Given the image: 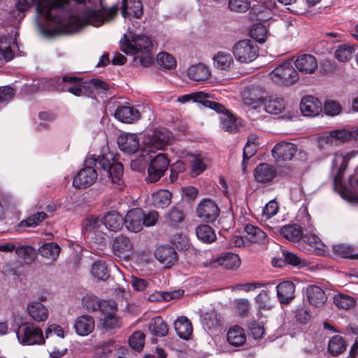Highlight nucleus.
<instances>
[{"mask_svg":"<svg viewBox=\"0 0 358 358\" xmlns=\"http://www.w3.org/2000/svg\"><path fill=\"white\" fill-rule=\"evenodd\" d=\"M116 303L107 306L106 310L103 313L105 317L101 320L103 327L107 330H112L120 327L118 319L115 316Z\"/></svg>","mask_w":358,"mask_h":358,"instance_id":"obj_34","label":"nucleus"},{"mask_svg":"<svg viewBox=\"0 0 358 358\" xmlns=\"http://www.w3.org/2000/svg\"><path fill=\"white\" fill-rule=\"evenodd\" d=\"M217 261L220 265L227 269H235L240 265L238 255L229 252L222 253Z\"/></svg>","mask_w":358,"mask_h":358,"instance_id":"obj_37","label":"nucleus"},{"mask_svg":"<svg viewBox=\"0 0 358 358\" xmlns=\"http://www.w3.org/2000/svg\"><path fill=\"white\" fill-rule=\"evenodd\" d=\"M101 222L109 231L117 232L124 224V218L116 210L106 212L102 217Z\"/></svg>","mask_w":358,"mask_h":358,"instance_id":"obj_22","label":"nucleus"},{"mask_svg":"<svg viewBox=\"0 0 358 358\" xmlns=\"http://www.w3.org/2000/svg\"><path fill=\"white\" fill-rule=\"evenodd\" d=\"M229 343L235 347L243 345L246 341V336L243 329L239 326L230 327L227 334Z\"/></svg>","mask_w":358,"mask_h":358,"instance_id":"obj_32","label":"nucleus"},{"mask_svg":"<svg viewBox=\"0 0 358 358\" xmlns=\"http://www.w3.org/2000/svg\"><path fill=\"white\" fill-rule=\"evenodd\" d=\"M175 330L178 336L184 339L188 340L192 334V325L186 317H179L174 322Z\"/></svg>","mask_w":358,"mask_h":358,"instance_id":"obj_30","label":"nucleus"},{"mask_svg":"<svg viewBox=\"0 0 358 358\" xmlns=\"http://www.w3.org/2000/svg\"><path fill=\"white\" fill-rule=\"evenodd\" d=\"M249 334L255 339L262 338L264 334V329L262 324L256 322L252 321L248 324Z\"/></svg>","mask_w":358,"mask_h":358,"instance_id":"obj_62","label":"nucleus"},{"mask_svg":"<svg viewBox=\"0 0 358 358\" xmlns=\"http://www.w3.org/2000/svg\"><path fill=\"white\" fill-rule=\"evenodd\" d=\"M47 217V215L44 212H38L34 213L27 218L22 220L19 226L21 227H33L39 224Z\"/></svg>","mask_w":358,"mask_h":358,"instance_id":"obj_55","label":"nucleus"},{"mask_svg":"<svg viewBox=\"0 0 358 358\" xmlns=\"http://www.w3.org/2000/svg\"><path fill=\"white\" fill-rule=\"evenodd\" d=\"M145 334L140 331H135L129 338V344L131 349L140 352L144 347Z\"/></svg>","mask_w":358,"mask_h":358,"instance_id":"obj_57","label":"nucleus"},{"mask_svg":"<svg viewBox=\"0 0 358 358\" xmlns=\"http://www.w3.org/2000/svg\"><path fill=\"white\" fill-rule=\"evenodd\" d=\"M16 336L19 342L23 345H32L45 343L41 329L34 327L32 324L20 326Z\"/></svg>","mask_w":358,"mask_h":358,"instance_id":"obj_6","label":"nucleus"},{"mask_svg":"<svg viewBox=\"0 0 358 358\" xmlns=\"http://www.w3.org/2000/svg\"><path fill=\"white\" fill-rule=\"evenodd\" d=\"M282 257L283 259L277 260L274 262L273 260V265L275 266L281 267L282 264H288L294 266H299L302 264L301 259L296 255L287 251L285 250H281Z\"/></svg>","mask_w":358,"mask_h":358,"instance_id":"obj_46","label":"nucleus"},{"mask_svg":"<svg viewBox=\"0 0 358 358\" xmlns=\"http://www.w3.org/2000/svg\"><path fill=\"white\" fill-rule=\"evenodd\" d=\"M220 117L221 128L231 133H235L237 131L236 117L229 110L223 114Z\"/></svg>","mask_w":358,"mask_h":358,"instance_id":"obj_53","label":"nucleus"},{"mask_svg":"<svg viewBox=\"0 0 358 358\" xmlns=\"http://www.w3.org/2000/svg\"><path fill=\"white\" fill-rule=\"evenodd\" d=\"M297 151V147L292 143L282 141L272 149V155L277 161L291 160Z\"/></svg>","mask_w":358,"mask_h":358,"instance_id":"obj_13","label":"nucleus"},{"mask_svg":"<svg viewBox=\"0 0 358 358\" xmlns=\"http://www.w3.org/2000/svg\"><path fill=\"white\" fill-rule=\"evenodd\" d=\"M169 160L164 154H158L150 161L148 167V176L145 178L147 182H156L164 176L169 167Z\"/></svg>","mask_w":358,"mask_h":358,"instance_id":"obj_7","label":"nucleus"},{"mask_svg":"<svg viewBox=\"0 0 358 358\" xmlns=\"http://www.w3.org/2000/svg\"><path fill=\"white\" fill-rule=\"evenodd\" d=\"M196 214L203 221L213 222L220 215V208L212 199H204L199 203Z\"/></svg>","mask_w":358,"mask_h":358,"instance_id":"obj_9","label":"nucleus"},{"mask_svg":"<svg viewBox=\"0 0 358 358\" xmlns=\"http://www.w3.org/2000/svg\"><path fill=\"white\" fill-rule=\"evenodd\" d=\"M191 175L196 176L201 174L206 169V164L203 163L202 159L198 155H192L191 160Z\"/></svg>","mask_w":358,"mask_h":358,"instance_id":"obj_60","label":"nucleus"},{"mask_svg":"<svg viewBox=\"0 0 358 358\" xmlns=\"http://www.w3.org/2000/svg\"><path fill=\"white\" fill-rule=\"evenodd\" d=\"M332 250L334 253L342 258H348L351 259H358V253H355V248L352 245L338 243L333 245Z\"/></svg>","mask_w":358,"mask_h":358,"instance_id":"obj_41","label":"nucleus"},{"mask_svg":"<svg viewBox=\"0 0 358 358\" xmlns=\"http://www.w3.org/2000/svg\"><path fill=\"white\" fill-rule=\"evenodd\" d=\"M245 238L251 243H257L265 239L266 235L259 227L248 224L244 227Z\"/></svg>","mask_w":358,"mask_h":358,"instance_id":"obj_47","label":"nucleus"},{"mask_svg":"<svg viewBox=\"0 0 358 358\" xmlns=\"http://www.w3.org/2000/svg\"><path fill=\"white\" fill-rule=\"evenodd\" d=\"M87 96L94 97L96 94H106L109 90V85L98 78L86 80Z\"/></svg>","mask_w":358,"mask_h":358,"instance_id":"obj_28","label":"nucleus"},{"mask_svg":"<svg viewBox=\"0 0 358 358\" xmlns=\"http://www.w3.org/2000/svg\"><path fill=\"white\" fill-rule=\"evenodd\" d=\"M271 79L279 85L289 86L299 80L296 70L289 61L278 65L269 74Z\"/></svg>","mask_w":358,"mask_h":358,"instance_id":"obj_4","label":"nucleus"},{"mask_svg":"<svg viewBox=\"0 0 358 358\" xmlns=\"http://www.w3.org/2000/svg\"><path fill=\"white\" fill-rule=\"evenodd\" d=\"M188 77L194 81H204L209 78L210 72L204 64L193 65L187 71Z\"/></svg>","mask_w":358,"mask_h":358,"instance_id":"obj_35","label":"nucleus"},{"mask_svg":"<svg viewBox=\"0 0 358 358\" xmlns=\"http://www.w3.org/2000/svg\"><path fill=\"white\" fill-rule=\"evenodd\" d=\"M83 307L88 311H96L99 310L101 313L106 310L107 306L115 304V301H101L95 295H86L83 299Z\"/></svg>","mask_w":358,"mask_h":358,"instance_id":"obj_24","label":"nucleus"},{"mask_svg":"<svg viewBox=\"0 0 358 358\" xmlns=\"http://www.w3.org/2000/svg\"><path fill=\"white\" fill-rule=\"evenodd\" d=\"M64 2L63 0H40L36 10L40 15L44 16L51 23L41 27L42 34L48 38L60 34H72L78 31L83 24L99 27L103 22L100 13L96 10H87L82 17L71 15L64 20L61 14Z\"/></svg>","mask_w":358,"mask_h":358,"instance_id":"obj_1","label":"nucleus"},{"mask_svg":"<svg viewBox=\"0 0 358 358\" xmlns=\"http://www.w3.org/2000/svg\"><path fill=\"white\" fill-rule=\"evenodd\" d=\"M148 331L155 336L164 337L168 334L169 327L161 316H157L149 322Z\"/></svg>","mask_w":358,"mask_h":358,"instance_id":"obj_31","label":"nucleus"},{"mask_svg":"<svg viewBox=\"0 0 358 358\" xmlns=\"http://www.w3.org/2000/svg\"><path fill=\"white\" fill-rule=\"evenodd\" d=\"M280 234L291 242H298L302 238L301 227L297 224H287L281 227Z\"/></svg>","mask_w":358,"mask_h":358,"instance_id":"obj_33","label":"nucleus"},{"mask_svg":"<svg viewBox=\"0 0 358 358\" xmlns=\"http://www.w3.org/2000/svg\"><path fill=\"white\" fill-rule=\"evenodd\" d=\"M15 253L24 259L26 264L31 263L35 258V249L30 245H21L15 249Z\"/></svg>","mask_w":358,"mask_h":358,"instance_id":"obj_54","label":"nucleus"},{"mask_svg":"<svg viewBox=\"0 0 358 358\" xmlns=\"http://www.w3.org/2000/svg\"><path fill=\"white\" fill-rule=\"evenodd\" d=\"M159 65L166 69H173L176 66L175 58L167 52H160L157 56Z\"/></svg>","mask_w":358,"mask_h":358,"instance_id":"obj_59","label":"nucleus"},{"mask_svg":"<svg viewBox=\"0 0 358 358\" xmlns=\"http://www.w3.org/2000/svg\"><path fill=\"white\" fill-rule=\"evenodd\" d=\"M214 65L220 70H229L234 65V59L229 53L219 52L214 56Z\"/></svg>","mask_w":358,"mask_h":358,"instance_id":"obj_43","label":"nucleus"},{"mask_svg":"<svg viewBox=\"0 0 358 358\" xmlns=\"http://www.w3.org/2000/svg\"><path fill=\"white\" fill-rule=\"evenodd\" d=\"M121 50L127 55H134V62L147 67L152 64V43L150 38L144 34H134L129 40L127 35L120 41Z\"/></svg>","mask_w":358,"mask_h":358,"instance_id":"obj_3","label":"nucleus"},{"mask_svg":"<svg viewBox=\"0 0 358 358\" xmlns=\"http://www.w3.org/2000/svg\"><path fill=\"white\" fill-rule=\"evenodd\" d=\"M123 166L115 162L112 154L105 155H91L85 161V166L73 178V185L76 189H86L92 185L98 178L104 183L120 184L123 175Z\"/></svg>","mask_w":358,"mask_h":358,"instance_id":"obj_2","label":"nucleus"},{"mask_svg":"<svg viewBox=\"0 0 358 358\" xmlns=\"http://www.w3.org/2000/svg\"><path fill=\"white\" fill-rule=\"evenodd\" d=\"M27 310L29 315L36 322L45 321L48 317L47 308L38 301L29 303Z\"/></svg>","mask_w":358,"mask_h":358,"instance_id":"obj_29","label":"nucleus"},{"mask_svg":"<svg viewBox=\"0 0 358 358\" xmlns=\"http://www.w3.org/2000/svg\"><path fill=\"white\" fill-rule=\"evenodd\" d=\"M133 250V244L130 239L125 236H118L113 240V252L120 258H127Z\"/></svg>","mask_w":358,"mask_h":358,"instance_id":"obj_16","label":"nucleus"},{"mask_svg":"<svg viewBox=\"0 0 358 358\" xmlns=\"http://www.w3.org/2000/svg\"><path fill=\"white\" fill-rule=\"evenodd\" d=\"M306 296L309 303L315 307H321L327 301L324 291L319 286L310 285L306 289Z\"/></svg>","mask_w":358,"mask_h":358,"instance_id":"obj_27","label":"nucleus"},{"mask_svg":"<svg viewBox=\"0 0 358 358\" xmlns=\"http://www.w3.org/2000/svg\"><path fill=\"white\" fill-rule=\"evenodd\" d=\"M285 101L280 97L271 96L264 103L265 110L268 113L279 114L285 109Z\"/></svg>","mask_w":358,"mask_h":358,"instance_id":"obj_44","label":"nucleus"},{"mask_svg":"<svg viewBox=\"0 0 358 358\" xmlns=\"http://www.w3.org/2000/svg\"><path fill=\"white\" fill-rule=\"evenodd\" d=\"M62 78H42L38 80V89L41 90H58L60 91Z\"/></svg>","mask_w":358,"mask_h":358,"instance_id":"obj_51","label":"nucleus"},{"mask_svg":"<svg viewBox=\"0 0 358 358\" xmlns=\"http://www.w3.org/2000/svg\"><path fill=\"white\" fill-rule=\"evenodd\" d=\"M276 176V169L267 163L258 164L254 170L255 180L263 185L271 183Z\"/></svg>","mask_w":358,"mask_h":358,"instance_id":"obj_12","label":"nucleus"},{"mask_svg":"<svg viewBox=\"0 0 358 358\" xmlns=\"http://www.w3.org/2000/svg\"><path fill=\"white\" fill-rule=\"evenodd\" d=\"M348 134L345 129L332 130L329 134L318 138L317 145L320 149H327L329 146L338 145L346 141Z\"/></svg>","mask_w":358,"mask_h":358,"instance_id":"obj_10","label":"nucleus"},{"mask_svg":"<svg viewBox=\"0 0 358 358\" xmlns=\"http://www.w3.org/2000/svg\"><path fill=\"white\" fill-rule=\"evenodd\" d=\"M354 51L353 46L347 44L341 45L335 51V57L341 62H345L350 59Z\"/></svg>","mask_w":358,"mask_h":358,"instance_id":"obj_56","label":"nucleus"},{"mask_svg":"<svg viewBox=\"0 0 358 358\" xmlns=\"http://www.w3.org/2000/svg\"><path fill=\"white\" fill-rule=\"evenodd\" d=\"M155 256L166 268L174 265L178 259L175 249L168 245L159 247L155 252Z\"/></svg>","mask_w":358,"mask_h":358,"instance_id":"obj_19","label":"nucleus"},{"mask_svg":"<svg viewBox=\"0 0 358 358\" xmlns=\"http://www.w3.org/2000/svg\"><path fill=\"white\" fill-rule=\"evenodd\" d=\"M15 95V90L10 86L0 87V103H7Z\"/></svg>","mask_w":358,"mask_h":358,"instance_id":"obj_64","label":"nucleus"},{"mask_svg":"<svg viewBox=\"0 0 358 358\" xmlns=\"http://www.w3.org/2000/svg\"><path fill=\"white\" fill-rule=\"evenodd\" d=\"M61 248L58 244L50 242L43 244L38 249L40 254L48 259L55 260L59 257Z\"/></svg>","mask_w":358,"mask_h":358,"instance_id":"obj_45","label":"nucleus"},{"mask_svg":"<svg viewBox=\"0 0 358 358\" xmlns=\"http://www.w3.org/2000/svg\"><path fill=\"white\" fill-rule=\"evenodd\" d=\"M341 111V106L335 101H327L324 105V112L329 116H335Z\"/></svg>","mask_w":358,"mask_h":358,"instance_id":"obj_63","label":"nucleus"},{"mask_svg":"<svg viewBox=\"0 0 358 358\" xmlns=\"http://www.w3.org/2000/svg\"><path fill=\"white\" fill-rule=\"evenodd\" d=\"M120 150L124 153L131 155L139 148V140L135 134H122L117 138Z\"/></svg>","mask_w":358,"mask_h":358,"instance_id":"obj_15","label":"nucleus"},{"mask_svg":"<svg viewBox=\"0 0 358 358\" xmlns=\"http://www.w3.org/2000/svg\"><path fill=\"white\" fill-rule=\"evenodd\" d=\"M294 65L297 70L303 74H313L318 67L317 59L310 54L299 55L294 61Z\"/></svg>","mask_w":358,"mask_h":358,"instance_id":"obj_14","label":"nucleus"},{"mask_svg":"<svg viewBox=\"0 0 358 358\" xmlns=\"http://www.w3.org/2000/svg\"><path fill=\"white\" fill-rule=\"evenodd\" d=\"M171 193L166 189H160L152 194V203L157 208H164L171 203Z\"/></svg>","mask_w":358,"mask_h":358,"instance_id":"obj_38","label":"nucleus"},{"mask_svg":"<svg viewBox=\"0 0 358 358\" xmlns=\"http://www.w3.org/2000/svg\"><path fill=\"white\" fill-rule=\"evenodd\" d=\"M266 27L261 24H255L250 29L251 36L259 43H264L266 38Z\"/></svg>","mask_w":358,"mask_h":358,"instance_id":"obj_61","label":"nucleus"},{"mask_svg":"<svg viewBox=\"0 0 358 358\" xmlns=\"http://www.w3.org/2000/svg\"><path fill=\"white\" fill-rule=\"evenodd\" d=\"M170 133L166 129L155 131L145 143L148 152H152L155 149L163 150L169 142Z\"/></svg>","mask_w":358,"mask_h":358,"instance_id":"obj_18","label":"nucleus"},{"mask_svg":"<svg viewBox=\"0 0 358 358\" xmlns=\"http://www.w3.org/2000/svg\"><path fill=\"white\" fill-rule=\"evenodd\" d=\"M169 224L173 227H177L185 219L183 210L177 206H173L165 216Z\"/></svg>","mask_w":358,"mask_h":358,"instance_id":"obj_48","label":"nucleus"},{"mask_svg":"<svg viewBox=\"0 0 358 358\" xmlns=\"http://www.w3.org/2000/svg\"><path fill=\"white\" fill-rule=\"evenodd\" d=\"M229 8L230 10L243 13L248 10L249 8L252 7L253 1L251 0H229Z\"/></svg>","mask_w":358,"mask_h":358,"instance_id":"obj_58","label":"nucleus"},{"mask_svg":"<svg viewBox=\"0 0 358 358\" xmlns=\"http://www.w3.org/2000/svg\"><path fill=\"white\" fill-rule=\"evenodd\" d=\"M300 110L304 116L315 117L322 111V104L313 96H305L301 100Z\"/></svg>","mask_w":358,"mask_h":358,"instance_id":"obj_11","label":"nucleus"},{"mask_svg":"<svg viewBox=\"0 0 358 358\" xmlns=\"http://www.w3.org/2000/svg\"><path fill=\"white\" fill-rule=\"evenodd\" d=\"M346 342L344 338L339 336H334L329 341L328 350L334 356L342 354L346 350Z\"/></svg>","mask_w":358,"mask_h":358,"instance_id":"obj_42","label":"nucleus"},{"mask_svg":"<svg viewBox=\"0 0 358 358\" xmlns=\"http://www.w3.org/2000/svg\"><path fill=\"white\" fill-rule=\"evenodd\" d=\"M202 323L208 329H216L222 325V317L213 310L206 312L203 316Z\"/></svg>","mask_w":358,"mask_h":358,"instance_id":"obj_49","label":"nucleus"},{"mask_svg":"<svg viewBox=\"0 0 358 358\" xmlns=\"http://www.w3.org/2000/svg\"><path fill=\"white\" fill-rule=\"evenodd\" d=\"M183 294L184 291L182 289H177L172 292H155L150 294L148 301L151 302L169 301L171 299L180 297Z\"/></svg>","mask_w":358,"mask_h":358,"instance_id":"obj_39","label":"nucleus"},{"mask_svg":"<svg viewBox=\"0 0 358 358\" xmlns=\"http://www.w3.org/2000/svg\"><path fill=\"white\" fill-rule=\"evenodd\" d=\"M347 166V162L345 157L339 153H336L334 159L332 162V167L334 170H336L337 173L334 177V183L336 185L341 182L343 173Z\"/></svg>","mask_w":358,"mask_h":358,"instance_id":"obj_36","label":"nucleus"},{"mask_svg":"<svg viewBox=\"0 0 358 358\" xmlns=\"http://www.w3.org/2000/svg\"><path fill=\"white\" fill-rule=\"evenodd\" d=\"M114 116L122 122L133 123L140 118L141 114L136 108L132 106H120L115 110Z\"/></svg>","mask_w":358,"mask_h":358,"instance_id":"obj_23","label":"nucleus"},{"mask_svg":"<svg viewBox=\"0 0 358 358\" xmlns=\"http://www.w3.org/2000/svg\"><path fill=\"white\" fill-rule=\"evenodd\" d=\"M334 303L338 308L343 310H348L356 306L355 298L341 293L334 296Z\"/></svg>","mask_w":358,"mask_h":358,"instance_id":"obj_50","label":"nucleus"},{"mask_svg":"<svg viewBox=\"0 0 358 358\" xmlns=\"http://www.w3.org/2000/svg\"><path fill=\"white\" fill-rule=\"evenodd\" d=\"M143 210L138 208H133L126 215L124 218V223L129 231L138 232L143 228Z\"/></svg>","mask_w":358,"mask_h":358,"instance_id":"obj_20","label":"nucleus"},{"mask_svg":"<svg viewBox=\"0 0 358 358\" xmlns=\"http://www.w3.org/2000/svg\"><path fill=\"white\" fill-rule=\"evenodd\" d=\"M91 273L94 277L103 281L106 280L110 275L106 264L102 261H96L92 265Z\"/></svg>","mask_w":358,"mask_h":358,"instance_id":"obj_52","label":"nucleus"},{"mask_svg":"<svg viewBox=\"0 0 358 358\" xmlns=\"http://www.w3.org/2000/svg\"><path fill=\"white\" fill-rule=\"evenodd\" d=\"M276 292L280 304H289L295 298V285L291 281L285 280L278 284Z\"/></svg>","mask_w":358,"mask_h":358,"instance_id":"obj_17","label":"nucleus"},{"mask_svg":"<svg viewBox=\"0 0 358 358\" xmlns=\"http://www.w3.org/2000/svg\"><path fill=\"white\" fill-rule=\"evenodd\" d=\"M252 11L260 20H266L271 17V10L275 6V0H252Z\"/></svg>","mask_w":358,"mask_h":358,"instance_id":"obj_21","label":"nucleus"},{"mask_svg":"<svg viewBox=\"0 0 358 358\" xmlns=\"http://www.w3.org/2000/svg\"><path fill=\"white\" fill-rule=\"evenodd\" d=\"M197 238L206 243H211L216 239L215 230L208 224H201L196 228Z\"/></svg>","mask_w":358,"mask_h":358,"instance_id":"obj_40","label":"nucleus"},{"mask_svg":"<svg viewBox=\"0 0 358 358\" xmlns=\"http://www.w3.org/2000/svg\"><path fill=\"white\" fill-rule=\"evenodd\" d=\"M233 54L241 63H250L259 55V48L255 41L249 39L236 42L232 48Z\"/></svg>","mask_w":358,"mask_h":358,"instance_id":"obj_5","label":"nucleus"},{"mask_svg":"<svg viewBox=\"0 0 358 358\" xmlns=\"http://www.w3.org/2000/svg\"><path fill=\"white\" fill-rule=\"evenodd\" d=\"M76 332L82 336L89 335L94 329V320L88 315H83L77 317L74 323Z\"/></svg>","mask_w":358,"mask_h":358,"instance_id":"obj_26","label":"nucleus"},{"mask_svg":"<svg viewBox=\"0 0 358 358\" xmlns=\"http://www.w3.org/2000/svg\"><path fill=\"white\" fill-rule=\"evenodd\" d=\"M85 86L86 80H83V78L66 75L62 77L60 91L69 92L77 96H87Z\"/></svg>","mask_w":358,"mask_h":358,"instance_id":"obj_8","label":"nucleus"},{"mask_svg":"<svg viewBox=\"0 0 358 358\" xmlns=\"http://www.w3.org/2000/svg\"><path fill=\"white\" fill-rule=\"evenodd\" d=\"M121 13L126 18L133 16L135 18H140L143 15V4L141 0H122Z\"/></svg>","mask_w":358,"mask_h":358,"instance_id":"obj_25","label":"nucleus"}]
</instances>
